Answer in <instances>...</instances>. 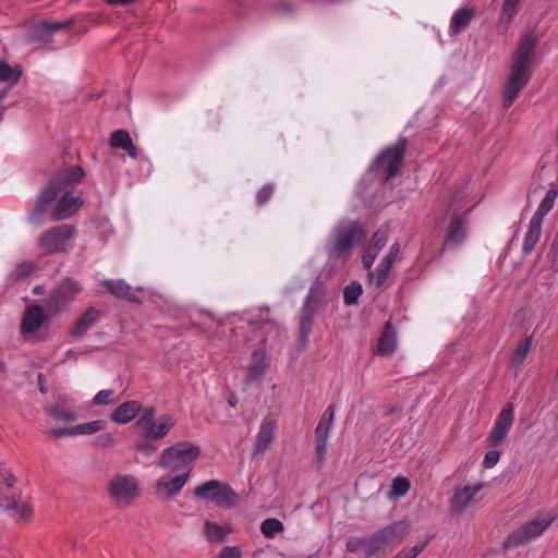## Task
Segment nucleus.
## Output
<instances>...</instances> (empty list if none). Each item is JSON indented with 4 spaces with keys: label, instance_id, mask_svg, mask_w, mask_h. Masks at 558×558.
I'll return each instance as SVG.
<instances>
[{
    "label": "nucleus",
    "instance_id": "1",
    "mask_svg": "<svg viewBox=\"0 0 558 558\" xmlns=\"http://www.w3.org/2000/svg\"><path fill=\"white\" fill-rule=\"evenodd\" d=\"M84 177L85 172L82 167L75 166L66 168L51 178L28 213L29 222L40 225L41 216L49 209L50 219L53 221L65 220L76 214L84 201L81 196H72V193Z\"/></svg>",
    "mask_w": 558,
    "mask_h": 558
},
{
    "label": "nucleus",
    "instance_id": "2",
    "mask_svg": "<svg viewBox=\"0 0 558 558\" xmlns=\"http://www.w3.org/2000/svg\"><path fill=\"white\" fill-rule=\"evenodd\" d=\"M538 40L533 32L526 33L513 52L510 75L504 88V107L509 108L531 80L530 64Z\"/></svg>",
    "mask_w": 558,
    "mask_h": 558
},
{
    "label": "nucleus",
    "instance_id": "3",
    "mask_svg": "<svg viewBox=\"0 0 558 558\" xmlns=\"http://www.w3.org/2000/svg\"><path fill=\"white\" fill-rule=\"evenodd\" d=\"M513 421V404L507 403L499 412L493 428L485 439L489 450L485 453L482 462L484 469H493L499 462L501 452L498 450V447L505 442Z\"/></svg>",
    "mask_w": 558,
    "mask_h": 558
},
{
    "label": "nucleus",
    "instance_id": "4",
    "mask_svg": "<svg viewBox=\"0 0 558 558\" xmlns=\"http://www.w3.org/2000/svg\"><path fill=\"white\" fill-rule=\"evenodd\" d=\"M201 454L199 446L190 441H179L162 450L157 465L171 472L186 473L187 477Z\"/></svg>",
    "mask_w": 558,
    "mask_h": 558
},
{
    "label": "nucleus",
    "instance_id": "5",
    "mask_svg": "<svg viewBox=\"0 0 558 558\" xmlns=\"http://www.w3.org/2000/svg\"><path fill=\"white\" fill-rule=\"evenodd\" d=\"M175 425L173 416L162 414L156 418V409L145 407L138 416L135 426L145 440H161Z\"/></svg>",
    "mask_w": 558,
    "mask_h": 558
},
{
    "label": "nucleus",
    "instance_id": "6",
    "mask_svg": "<svg viewBox=\"0 0 558 558\" xmlns=\"http://www.w3.org/2000/svg\"><path fill=\"white\" fill-rule=\"evenodd\" d=\"M194 496L199 500L227 509L234 508L240 500L236 492L219 480H209L197 485L194 488Z\"/></svg>",
    "mask_w": 558,
    "mask_h": 558
},
{
    "label": "nucleus",
    "instance_id": "7",
    "mask_svg": "<svg viewBox=\"0 0 558 558\" xmlns=\"http://www.w3.org/2000/svg\"><path fill=\"white\" fill-rule=\"evenodd\" d=\"M556 515L546 513L529 520L518 529L513 530L502 542L504 549H511L527 544L539 537L555 521Z\"/></svg>",
    "mask_w": 558,
    "mask_h": 558
},
{
    "label": "nucleus",
    "instance_id": "8",
    "mask_svg": "<svg viewBox=\"0 0 558 558\" xmlns=\"http://www.w3.org/2000/svg\"><path fill=\"white\" fill-rule=\"evenodd\" d=\"M76 228L71 225H60L46 230L38 239V248L45 255L69 252L73 247Z\"/></svg>",
    "mask_w": 558,
    "mask_h": 558
},
{
    "label": "nucleus",
    "instance_id": "9",
    "mask_svg": "<svg viewBox=\"0 0 558 558\" xmlns=\"http://www.w3.org/2000/svg\"><path fill=\"white\" fill-rule=\"evenodd\" d=\"M323 296L322 283L317 280L308 290L299 316V342L305 347L314 325V318Z\"/></svg>",
    "mask_w": 558,
    "mask_h": 558
},
{
    "label": "nucleus",
    "instance_id": "10",
    "mask_svg": "<svg viewBox=\"0 0 558 558\" xmlns=\"http://www.w3.org/2000/svg\"><path fill=\"white\" fill-rule=\"evenodd\" d=\"M407 145V138L400 137L396 144L384 149L376 158L374 168L383 175L385 182L399 173L405 156Z\"/></svg>",
    "mask_w": 558,
    "mask_h": 558
},
{
    "label": "nucleus",
    "instance_id": "11",
    "mask_svg": "<svg viewBox=\"0 0 558 558\" xmlns=\"http://www.w3.org/2000/svg\"><path fill=\"white\" fill-rule=\"evenodd\" d=\"M82 289L78 281L71 278L63 279L46 300L47 310L51 314L61 312L76 298Z\"/></svg>",
    "mask_w": 558,
    "mask_h": 558
},
{
    "label": "nucleus",
    "instance_id": "12",
    "mask_svg": "<svg viewBox=\"0 0 558 558\" xmlns=\"http://www.w3.org/2000/svg\"><path fill=\"white\" fill-rule=\"evenodd\" d=\"M110 498L120 505H129L138 494V482L130 474H119L108 483Z\"/></svg>",
    "mask_w": 558,
    "mask_h": 558
},
{
    "label": "nucleus",
    "instance_id": "13",
    "mask_svg": "<svg viewBox=\"0 0 558 558\" xmlns=\"http://www.w3.org/2000/svg\"><path fill=\"white\" fill-rule=\"evenodd\" d=\"M365 235L363 228L357 222L339 228L335 234L332 255L340 257L349 253L354 245L365 239Z\"/></svg>",
    "mask_w": 558,
    "mask_h": 558
},
{
    "label": "nucleus",
    "instance_id": "14",
    "mask_svg": "<svg viewBox=\"0 0 558 558\" xmlns=\"http://www.w3.org/2000/svg\"><path fill=\"white\" fill-rule=\"evenodd\" d=\"M335 408L329 405L320 416V420L315 428V442H316V458L318 465L325 461V456L328 448V439L330 429L333 425Z\"/></svg>",
    "mask_w": 558,
    "mask_h": 558
},
{
    "label": "nucleus",
    "instance_id": "15",
    "mask_svg": "<svg viewBox=\"0 0 558 558\" xmlns=\"http://www.w3.org/2000/svg\"><path fill=\"white\" fill-rule=\"evenodd\" d=\"M468 235V220L461 215H452L448 225V230L444 239L440 255L449 248L459 247L463 244Z\"/></svg>",
    "mask_w": 558,
    "mask_h": 558
},
{
    "label": "nucleus",
    "instance_id": "16",
    "mask_svg": "<svg viewBox=\"0 0 558 558\" xmlns=\"http://www.w3.org/2000/svg\"><path fill=\"white\" fill-rule=\"evenodd\" d=\"M277 427V421L271 415L263 418L252 450L254 457L264 454L270 449L276 438Z\"/></svg>",
    "mask_w": 558,
    "mask_h": 558
},
{
    "label": "nucleus",
    "instance_id": "17",
    "mask_svg": "<svg viewBox=\"0 0 558 558\" xmlns=\"http://www.w3.org/2000/svg\"><path fill=\"white\" fill-rule=\"evenodd\" d=\"M345 548L350 553H360L362 558H372L385 549L377 532L364 537H351Z\"/></svg>",
    "mask_w": 558,
    "mask_h": 558
},
{
    "label": "nucleus",
    "instance_id": "18",
    "mask_svg": "<svg viewBox=\"0 0 558 558\" xmlns=\"http://www.w3.org/2000/svg\"><path fill=\"white\" fill-rule=\"evenodd\" d=\"M410 532L411 524L407 520L393 522L377 531L384 548L388 545L401 544Z\"/></svg>",
    "mask_w": 558,
    "mask_h": 558
},
{
    "label": "nucleus",
    "instance_id": "19",
    "mask_svg": "<svg viewBox=\"0 0 558 558\" xmlns=\"http://www.w3.org/2000/svg\"><path fill=\"white\" fill-rule=\"evenodd\" d=\"M398 348V335L392 323L388 320L384 329L377 339L376 344L373 347V353L375 355L390 356Z\"/></svg>",
    "mask_w": 558,
    "mask_h": 558
},
{
    "label": "nucleus",
    "instance_id": "20",
    "mask_svg": "<svg viewBox=\"0 0 558 558\" xmlns=\"http://www.w3.org/2000/svg\"><path fill=\"white\" fill-rule=\"evenodd\" d=\"M187 481L186 473H180L173 477L162 476L156 482V494L165 499H171L180 494Z\"/></svg>",
    "mask_w": 558,
    "mask_h": 558
},
{
    "label": "nucleus",
    "instance_id": "21",
    "mask_svg": "<svg viewBox=\"0 0 558 558\" xmlns=\"http://www.w3.org/2000/svg\"><path fill=\"white\" fill-rule=\"evenodd\" d=\"M46 320L44 308L40 305H31L25 310L21 332L23 335L34 333L40 329Z\"/></svg>",
    "mask_w": 558,
    "mask_h": 558
},
{
    "label": "nucleus",
    "instance_id": "22",
    "mask_svg": "<svg viewBox=\"0 0 558 558\" xmlns=\"http://www.w3.org/2000/svg\"><path fill=\"white\" fill-rule=\"evenodd\" d=\"M483 486V483H476L474 485H466L463 488L457 489L451 498V511L453 513L462 512Z\"/></svg>",
    "mask_w": 558,
    "mask_h": 558
},
{
    "label": "nucleus",
    "instance_id": "23",
    "mask_svg": "<svg viewBox=\"0 0 558 558\" xmlns=\"http://www.w3.org/2000/svg\"><path fill=\"white\" fill-rule=\"evenodd\" d=\"M100 284L117 299H123L134 303L141 302L140 298L133 292L132 287L122 279H106L102 280Z\"/></svg>",
    "mask_w": 558,
    "mask_h": 558
},
{
    "label": "nucleus",
    "instance_id": "24",
    "mask_svg": "<svg viewBox=\"0 0 558 558\" xmlns=\"http://www.w3.org/2000/svg\"><path fill=\"white\" fill-rule=\"evenodd\" d=\"M45 411L56 421L70 423L77 418V413L69 404L66 397H60L54 404L46 407Z\"/></svg>",
    "mask_w": 558,
    "mask_h": 558
},
{
    "label": "nucleus",
    "instance_id": "25",
    "mask_svg": "<svg viewBox=\"0 0 558 558\" xmlns=\"http://www.w3.org/2000/svg\"><path fill=\"white\" fill-rule=\"evenodd\" d=\"M144 408L140 401L131 400L121 403L111 414V420L118 424H128L132 422L137 415H141V412Z\"/></svg>",
    "mask_w": 558,
    "mask_h": 558
},
{
    "label": "nucleus",
    "instance_id": "26",
    "mask_svg": "<svg viewBox=\"0 0 558 558\" xmlns=\"http://www.w3.org/2000/svg\"><path fill=\"white\" fill-rule=\"evenodd\" d=\"M475 16L473 9L468 7L459 8L452 15L448 33L450 36H456L464 31Z\"/></svg>",
    "mask_w": 558,
    "mask_h": 558
},
{
    "label": "nucleus",
    "instance_id": "27",
    "mask_svg": "<svg viewBox=\"0 0 558 558\" xmlns=\"http://www.w3.org/2000/svg\"><path fill=\"white\" fill-rule=\"evenodd\" d=\"M543 221L531 218L522 243L523 255H530L537 245L542 234Z\"/></svg>",
    "mask_w": 558,
    "mask_h": 558
},
{
    "label": "nucleus",
    "instance_id": "28",
    "mask_svg": "<svg viewBox=\"0 0 558 558\" xmlns=\"http://www.w3.org/2000/svg\"><path fill=\"white\" fill-rule=\"evenodd\" d=\"M100 315L101 313L97 308L88 307L70 330V336L72 338H80L85 335L99 319Z\"/></svg>",
    "mask_w": 558,
    "mask_h": 558
},
{
    "label": "nucleus",
    "instance_id": "29",
    "mask_svg": "<svg viewBox=\"0 0 558 558\" xmlns=\"http://www.w3.org/2000/svg\"><path fill=\"white\" fill-rule=\"evenodd\" d=\"M0 508L10 512V514L15 519H28L33 513L29 505L22 502L20 499L15 500L14 495L5 498L1 497Z\"/></svg>",
    "mask_w": 558,
    "mask_h": 558
},
{
    "label": "nucleus",
    "instance_id": "30",
    "mask_svg": "<svg viewBox=\"0 0 558 558\" xmlns=\"http://www.w3.org/2000/svg\"><path fill=\"white\" fill-rule=\"evenodd\" d=\"M204 537L210 544H221L231 533L230 524L219 525L216 522L206 520L204 523Z\"/></svg>",
    "mask_w": 558,
    "mask_h": 558
},
{
    "label": "nucleus",
    "instance_id": "31",
    "mask_svg": "<svg viewBox=\"0 0 558 558\" xmlns=\"http://www.w3.org/2000/svg\"><path fill=\"white\" fill-rule=\"evenodd\" d=\"M109 143L112 148L122 149V150L126 151L131 158L137 157V148L133 144L132 138L128 131L117 130V131L112 132Z\"/></svg>",
    "mask_w": 558,
    "mask_h": 558
},
{
    "label": "nucleus",
    "instance_id": "32",
    "mask_svg": "<svg viewBox=\"0 0 558 558\" xmlns=\"http://www.w3.org/2000/svg\"><path fill=\"white\" fill-rule=\"evenodd\" d=\"M557 197L558 190L549 189L532 217L543 221L544 217L554 208Z\"/></svg>",
    "mask_w": 558,
    "mask_h": 558
},
{
    "label": "nucleus",
    "instance_id": "33",
    "mask_svg": "<svg viewBox=\"0 0 558 558\" xmlns=\"http://www.w3.org/2000/svg\"><path fill=\"white\" fill-rule=\"evenodd\" d=\"M266 369L265 352L263 350H256L253 353V362L248 367V378L255 379L264 374Z\"/></svg>",
    "mask_w": 558,
    "mask_h": 558
},
{
    "label": "nucleus",
    "instance_id": "34",
    "mask_svg": "<svg viewBox=\"0 0 558 558\" xmlns=\"http://www.w3.org/2000/svg\"><path fill=\"white\" fill-rule=\"evenodd\" d=\"M533 342V336L526 337L521 343L517 345L511 355V363L514 366H520L526 359L529 352L531 351Z\"/></svg>",
    "mask_w": 558,
    "mask_h": 558
},
{
    "label": "nucleus",
    "instance_id": "35",
    "mask_svg": "<svg viewBox=\"0 0 558 558\" xmlns=\"http://www.w3.org/2000/svg\"><path fill=\"white\" fill-rule=\"evenodd\" d=\"M22 73L17 68H12L4 60H0V82L14 85L19 82Z\"/></svg>",
    "mask_w": 558,
    "mask_h": 558
},
{
    "label": "nucleus",
    "instance_id": "36",
    "mask_svg": "<svg viewBox=\"0 0 558 558\" xmlns=\"http://www.w3.org/2000/svg\"><path fill=\"white\" fill-rule=\"evenodd\" d=\"M284 530L283 523L276 518L265 519L260 524V532L266 538H274Z\"/></svg>",
    "mask_w": 558,
    "mask_h": 558
},
{
    "label": "nucleus",
    "instance_id": "37",
    "mask_svg": "<svg viewBox=\"0 0 558 558\" xmlns=\"http://www.w3.org/2000/svg\"><path fill=\"white\" fill-rule=\"evenodd\" d=\"M392 265L387 264V262L381 260L376 269V271H369L368 277L372 282H375L377 288H380L386 282Z\"/></svg>",
    "mask_w": 558,
    "mask_h": 558
},
{
    "label": "nucleus",
    "instance_id": "38",
    "mask_svg": "<svg viewBox=\"0 0 558 558\" xmlns=\"http://www.w3.org/2000/svg\"><path fill=\"white\" fill-rule=\"evenodd\" d=\"M36 270V265L32 262L19 263L11 272V278L15 281H21L28 278Z\"/></svg>",
    "mask_w": 558,
    "mask_h": 558
},
{
    "label": "nucleus",
    "instance_id": "39",
    "mask_svg": "<svg viewBox=\"0 0 558 558\" xmlns=\"http://www.w3.org/2000/svg\"><path fill=\"white\" fill-rule=\"evenodd\" d=\"M362 286L357 282L351 283L343 289V301L348 306L357 303L359 298L362 294Z\"/></svg>",
    "mask_w": 558,
    "mask_h": 558
},
{
    "label": "nucleus",
    "instance_id": "40",
    "mask_svg": "<svg viewBox=\"0 0 558 558\" xmlns=\"http://www.w3.org/2000/svg\"><path fill=\"white\" fill-rule=\"evenodd\" d=\"M106 423L102 420H96L75 426V434L77 435H92L105 428Z\"/></svg>",
    "mask_w": 558,
    "mask_h": 558
},
{
    "label": "nucleus",
    "instance_id": "41",
    "mask_svg": "<svg viewBox=\"0 0 558 558\" xmlns=\"http://www.w3.org/2000/svg\"><path fill=\"white\" fill-rule=\"evenodd\" d=\"M410 487H411V483H410L409 478L403 477V476H397L392 481V486H391L390 493L393 497L401 498L408 494V492L410 490Z\"/></svg>",
    "mask_w": 558,
    "mask_h": 558
},
{
    "label": "nucleus",
    "instance_id": "42",
    "mask_svg": "<svg viewBox=\"0 0 558 558\" xmlns=\"http://www.w3.org/2000/svg\"><path fill=\"white\" fill-rule=\"evenodd\" d=\"M519 3L520 0H504L500 13L501 23H509L513 19Z\"/></svg>",
    "mask_w": 558,
    "mask_h": 558
},
{
    "label": "nucleus",
    "instance_id": "43",
    "mask_svg": "<svg viewBox=\"0 0 558 558\" xmlns=\"http://www.w3.org/2000/svg\"><path fill=\"white\" fill-rule=\"evenodd\" d=\"M15 483L16 477L11 470L7 468L5 463L0 462V486H4L5 489H19Z\"/></svg>",
    "mask_w": 558,
    "mask_h": 558
},
{
    "label": "nucleus",
    "instance_id": "44",
    "mask_svg": "<svg viewBox=\"0 0 558 558\" xmlns=\"http://www.w3.org/2000/svg\"><path fill=\"white\" fill-rule=\"evenodd\" d=\"M428 542L429 538H426L424 542L414 545L410 549H402L393 558H416L425 549Z\"/></svg>",
    "mask_w": 558,
    "mask_h": 558
},
{
    "label": "nucleus",
    "instance_id": "45",
    "mask_svg": "<svg viewBox=\"0 0 558 558\" xmlns=\"http://www.w3.org/2000/svg\"><path fill=\"white\" fill-rule=\"evenodd\" d=\"M274 191L275 185L272 183H267L263 185L256 194L257 204L265 205L271 198Z\"/></svg>",
    "mask_w": 558,
    "mask_h": 558
},
{
    "label": "nucleus",
    "instance_id": "46",
    "mask_svg": "<svg viewBox=\"0 0 558 558\" xmlns=\"http://www.w3.org/2000/svg\"><path fill=\"white\" fill-rule=\"evenodd\" d=\"M388 241V233L386 230H378L372 236V246L376 252L385 247Z\"/></svg>",
    "mask_w": 558,
    "mask_h": 558
},
{
    "label": "nucleus",
    "instance_id": "47",
    "mask_svg": "<svg viewBox=\"0 0 558 558\" xmlns=\"http://www.w3.org/2000/svg\"><path fill=\"white\" fill-rule=\"evenodd\" d=\"M153 440H145L135 445V451L149 458L157 450V447L151 444Z\"/></svg>",
    "mask_w": 558,
    "mask_h": 558
},
{
    "label": "nucleus",
    "instance_id": "48",
    "mask_svg": "<svg viewBox=\"0 0 558 558\" xmlns=\"http://www.w3.org/2000/svg\"><path fill=\"white\" fill-rule=\"evenodd\" d=\"M113 391L110 389H104L96 393L93 398V405H106L110 402Z\"/></svg>",
    "mask_w": 558,
    "mask_h": 558
},
{
    "label": "nucleus",
    "instance_id": "49",
    "mask_svg": "<svg viewBox=\"0 0 558 558\" xmlns=\"http://www.w3.org/2000/svg\"><path fill=\"white\" fill-rule=\"evenodd\" d=\"M242 550L239 546H225L217 558H241Z\"/></svg>",
    "mask_w": 558,
    "mask_h": 558
},
{
    "label": "nucleus",
    "instance_id": "50",
    "mask_svg": "<svg viewBox=\"0 0 558 558\" xmlns=\"http://www.w3.org/2000/svg\"><path fill=\"white\" fill-rule=\"evenodd\" d=\"M50 435L54 438H62L68 436H76L75 434V426L72 427H60V428H53L50 430Z\"/></svg>",
    "mask_w": 558,
    "mask_h": 558
},
{
    "label": "nucleus",
    "instance_id": "51",
    "mask_svg": "<svg viewBox=\"0 0 558 558\" xmlns=\"http://www.w3.org/2000/svg\"><path fill=\"white\" fill-rule=\"evenodd\" d=\"M400 252V244L398 242L393 243L389 250V253L385 256L383 260L387 262V264L393 265Z\"/></svg>",
    "mask_w": 558,
    "mask_h": 558
},
{
    "label": "nucleus",
    "instance_id": "52",
    "mask_svg": "<svg viewBox=\"0 0 558 558\" xmlns=\"http://www.w3.org/2000/svg\"><path fill=\"white\" fill-rule=\"evenodd\" d=\"M377 253L378 252H376V251L374 253L367 252L362 257V264H363L364 268L368 270V272L372 271L371 268L375 262Z\"/></svg>",
    "mask_w": 558,
    "mask_h": 558
},
{
    "label": "nucleus",
    "instance_id": "53",
    "mask_svg": "<svg viewBox=\"0 0 558 558\" xmlns=\"http://www.w3.org/2000/svg\"><path fill=\"white\" fill-rule=\"evenodd\" d=\"M97 442L101 447H109L113 444V436L111 434H104L97 438Z\"/></svg>",
    "mask_w": 558,
    "mask_h": 558
},
{
    "label": "nucleus",
    "instance_id": "54",
    "mask_svg": "<svg viewBox=\"0 0 558 558\" xmlns=\"http://www.w3.org/2000/svg\"><path fill=\"white\" fill-rule=\"evenodd\" d=\"M551 250H553V259H554V262H558V231H557V234L555 235V239L553 241Z\"/></svg>",
    "mask_w": 558,
    "mask_h": 558
},
{
    "label": "nucleus",
    "instance_id": "55",
    "mask_svg": "<svg viewBox=\"0 0 558 558\" xmlns=\"http://www.w3.org/2000/svg\"><path fill=\"white\" fill-rule=\"evenodd\" d=\"M65 25L66 24L53 22V23L48 24V28L52 32H57V31L63 28Z\"/></svg>",
    "mask_w": 558,
    "mask_h": 558
},
{
    "label": "nucleus",
    "instance_id": "56",
    "mask_svg": "<svg viewBox=\"0 0 558 558\" xmlns=\"http://www.w3.org/2000/svg\"><path fill=\"white\" fill-rule=\"evenodd\" d=\"M43 377H44V376H43V374H39V375H38V379H39V390H40V392L45 393V392H46V387H45V385L41 383Z\"/></svg>",
    "mask_w": 558,
    "mask_h": 558
},
{
    "label": "nucleus",
    "instance_id": "57",
    "mask_svg": "<svg viewBox=\"0 0 558 558\" xmlns=\"http://www.w3.org/2000/svg\"><path fill=\"white\" fill-rule=\"evenodd\" d=\"M4 110H5V108L3 106H0V122L3 119Z\"/></svg>",
    "mask_w": 558,
    "mask_h": 558
},
{
    "label": "nucleus",
    "instance_id": "58",
    "mask_svg": "<svg viewBox=\"0 0 558 558\" xmlns=\"http://www.w3.org/2000/svg\"><path fill=\"white\" fill-rule=\"evenodd\" d=\"M5 94H7V90H3V93H1V95H0V99H2L5 96Z\"/></svg>",
    "mask_w": 558,
    "mask_h": 558
},
{
    "label": "nucleus",
    "instance_id": "59",
    "mask_svg": "<svg viewBox=\"0 0 558 558\" xmlns=\"http://www.w3.org/2000/svg\"><path fill=\"white\" fill-rule=\"evenodd\" d=\"M229 403H230L231 407L235 405V401H233V400H230Z\"/></svg>",
    "mask_w": 558,
    "mask_h": 558
}]
</instances>
